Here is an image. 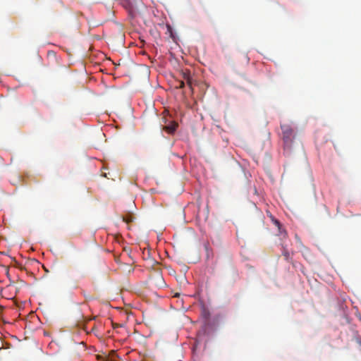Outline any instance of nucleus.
Here are the masks:
<instances>
[{
    "mask_svg": "<svg viewBox=\"0 0 361 361\" xmlns=\"http://www.w3.org/2000/svg\"><path fill=\"white\" fill-rule=\"evenodd\" d=\"M273 222H274V225H276L278 227L279 232H281V224L279 222V221H278L277 219H273Z\"/></svg>",
    "mask_w": 361,
    "mask_h": 361,
    "instance_id": "423d86ee",
    "label": "nucleus"
},
{
    "mask_svg": "<svg viewBox=\"0 0 361 361\" xmlns=\"http://www.w3.org/2000/svg\"><path fill=\"white\" fill-rule=\"evenodd\" d=\"M183 78L186 81L188 85L192 89V78L190 73L183 72L182 73Z\"/></svg>",
    "mask_w": 361,
    "mask_h": 361,
    "instance_id": "7ed1b4c3",
    "label": "nucleus"
},
{
    "mask_svg": "<svg viewBox=\"0 0 361 361\" xmlns=\"http://www.w3.org/2000/svg\"><path fill=\"white\" fill-rule=\"evenodd\" d=\"M123 221L126 222V224H129L133 221V216L132 214H128L126 216H121Z\"/></svg>",
    "mask_w": 361,
    "mask_h": 361,
    "instance_id": "20e7f679",
    "label": "nucleus"
},
{
    "mask_svg": "<svg viewBox=\"0 0 361 361\" xmlns=\"http://www.w3.org/2000/svg\"><path fill=\"white\" fill-rule=\"evenodd\" d=\"M282 140L283 149L286 152H290L293 148V140L295 134L293 128L288 124H281Z\"/></svg>",
    "mask_w": 361,
    "mask_h": 361,
    "instance_id": "f257e3e1",
    "label": "nucleus"
},
{
    "mask_svg": "<svg viewBox=\"0 0 361 361\" xmlns=\"http://www.w3.org/2000/svg\"><path fill=\"white\" fill-rule=\"evenodd\" d=\"M178 126V124L176 122H171L169 125L164 127V130H166L169 134H173Z\"/></svg>",
    "mask_w": 361,
    "mask_h": 361,
    "instance_id": "f03ea898",
    "label": "nucleus"
},
{
    "mask_svg": "<svg viewBox=\"0 0 361 361\" xmlns=\"http://www.w3.org/2000/svg\"><path fill=\"white\" fill-rule=\"evenodd\" d=\"M177 82H178V84L176 86V88L181 89V88H183L185 87L184 81H183V80H178Z\"/></svg>",
    "mask_w": 361,
    "mask_h": 361,
    "instance_id": "39448f33",
    "label": "nucleus"
},
{
    "mask_svg": "<svg viewBox=\"0 0 361 361\" xmlns=\"http://www.w3.org/2000/svg\"><path fill=\"white\" fill-rule=\"evenodd\" d=\"M359 343H360V345H361V339L359 341Z\"/></svg>",
    "mask_w": 361,
    "mask_h": 361,
    "instance_id": "6e6552de",
    "label": "nucleus"
},
{
    "mask_svg": "<svg viewBox=\"0 0 361 361\" xmlns=\"http://www.w3.org/2000/svg\"><path fill=\"white\" fill-rule=\"evenodd\" d=\"M283 255L284 256V257H285V259H286V260H288V259H289V258H290V254H289V252H288V250H283Z\"/></svg>",
    "mask_w": 361,
    "mask_h": 361,
    "instance_id": "0eeeda50",
    "label": "nucleus"
}]
</instances>
